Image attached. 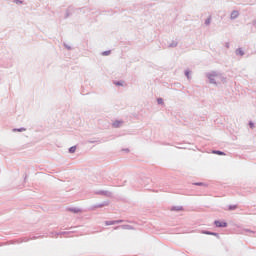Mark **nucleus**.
I'll list each match as a JSON object with an SVG mask.
<instances>
[{
	"instance_id": "obj_14",
	"label": "nucleus",
	"mask_w": 256,
	"mask_h": 256,
	"mask_svg": "<svg viewBox=\"0 0 256 256\" xmlns=\"http://www.w3.org/2000/svg\"><path fill=\"white\" fill-rule=\"evenodd\" d=\"M193 185H196L197 187H206L207 184L203 183V182H195Z\"/></svg>"
},
{
	"instance_id": "obj_18",
	"label": "nucleus",
	"mask_w": 256,
	"mask_h": 256,
	"mask_svg": "<svg viewBox=\"0 0 256 256\" xmlns=\"http://www.w3.org/2000/svg\"><path fill=\"white\" fill-rule=\"evenodd\" d=\"M102 55L104 57H107V56L111 55V51L110 50L104 51V52H102Z\"/></svg>"
},
{
	"instance_id": "obj_1",
	"label": "nucleus",
	"mask_w": 256,
	"mask_h": 256,
	"mask_svg": "<svg viewBox=\"0 0 256 256\" xmlns=\"http://www.w3.org/2000/svg\"><path fill=\"white\" fill-rule=\"evenodd\" d=\"M206 77L211 85H217V79H223V75L217 71L207 72Z\"/></svg>"
},
{
	"instance_id": "obj_13",
	"label": "nucleus",
	"mask_w": 256,
	"mask_h": 256,
	"mask_svg": "<svg viewBox=\"0 0 256 256\" xmlns=\"http://www.w3.org/2000/svg\"><path fill=\"white\" fill-rule=\"evenodd\" d=\"M177 45H179V43H178L177 41H172V42L168 45V47H170V48H175V47H177Z\"/></svg>"
},
{
	"instance_id": "obj_11",
	"label": "nucleus",
	"mask_w": 256,
	"mask_h": 256,
	"mask_svg": "<svg viewBox=\"0 0 256 256\" xmlns=\"http://www.w3.org/2000/svg\"><path fill=\"white\" fill-rule=\"evenodd\" d=\"M171 211H183V207L182 206H173L171 208Z\"/></svg>"
},
{
	"instance_id": "obj_26",
	"label": "nucleus",
	"mask_w": 256,
	"mask_h": 256,
	"mask_svg": "<svg viewBox=\"0 0 256 256\" xmlns=\"http://www.w3.org/2000/svg\"><path fill=\"white\" fill-rule=\"evenodd\" d=\"M210 235H213L214 237H219V233L216 232H210Z\"/></svg>"
},
{
	"instance_id": "obj_27",
	"label": "nucleus",
	"mask_w": 256,
	"mask_h": 256,
	"mask_svg": "<svg viewBox=\"0 0 256 256\" xmlns=\"http://www.w3.org/2000/svg\"><path fill=\"white\" fill-rule=\"evenodd\" d=\"M14 3H16L17 5H19V4L23 3V1H21V0H15Z\"/></svg>"
},
{
	"instance_id": "obj_33",
	"label": "nucleus",
	"mask_w": 256,
	"mask_h": 256,
	"mask_svg": "<svg viewBox=\"0 0 256 256\" xmlns=\"http://www.w3.org/2000/svg\"><path fill=\"white\" fill-rule=\"evenodd\" d=\"M252 24L256 26V19L252 21Z\"/></svg>"
},
{
	"instance_id": "obj_3",
	"label": "nucleus",
	"mask_w": 256,
	"mask_h": 256,
	"mask_svg": "<svg viewBox=\"0 0 256 256\" xmlns=\"http://www.w3.org/2000/svg\"><path fill=\"white\" fill-rule=\"evenodd\" d=\"M239 17V11L238 10H233L230 14V19L231 21H235Z\"/></svg>"
},
{
	"instance_id": "obj_32",
	"label": "nucleus",
	"mask_w": 256,
	"mask_h": 256,
	"mask_svg": "<svg viewBox=\"0 0 256 256\" xmlns=\"http://www.w3.org/2000/svg\"><path fill=\"white\" fill-rule=\"evenodd\" d=\"M88 143H97V141L89 140Z\"/></svg>"
},
{
	"instance_id": "obj_24",
	"label": "nucleus",
	"mask_w": 256,
	"mask_h": 256,
	"mask_svg": "<svg viewBox=\"0 0 256 256\" xmlns=\"http://www.w3.org/2000/svg\"><path fill=\"white\" fill-rule=\"evenodd\" d=\"M203 235H211V231L204 230L202 231Z\"/></svg>"
},
{
	"instance_id": "obj_31",
	"label": "nucleus",
	"mask_w": 256,
	"mask_h": 256,
	"mask_svg": "<svg viewBox=\"0 0 256 256\" xmlns=\"http://www.w3.org/2000/svg\"><path fill=\"white\" fill-rule=\"evenodd\" d=\"M225 47H226L227 49H229V42H227V43L225 44Z\"/></svg>"
},
{
	"instance_id": "obj_5",
	"label": "nucleus",
	"mask_w": 256,
	"mask_h": 256,
	"mask_svg": "<svg viewBox=\"0 0 256 256\" xmlns=\"http://www.w3.org/2000/svg\"><path fill=\"white\" fill-rule=\"evenodd\" d=\"M216 227H227V222H221L219 220L214 221Z\"/></svg>"
},
{
	"instance_id": "obj_23",
	"label": "nucleus",
	"mask_w": 256,
	"mask_h": 256,
	"mask_svg": "<svg viewBox=\"0 0 256 256\" xmlns=\"http://www.w3.org/2000/svg\"><path fill=\"white\" fill-rule=\"evenodd\" d=\"M157 103L158 105H163V98H158Z\"/></svg>"
},
{
	"instance_id": "obj_25",
	"label": "nucleus",
	"mask_w": 256,
	"mask_h": 256,
	"mask_svg": "<svg viewBox=\"0 0 256 256\" xmlns=\"http://www.w3.org/2000/svg\"><path fill=\"white\" fill-rule=\"evenodd\" d=\"M189 73H190L189 70L185 71V76L187 77V79H191V77L189 76Z\"/></svg>"
},
{
	"instance_id": "obj_35",
	"label": "nucleus",
	"mask_w": 256,
	"mask_h": 256,
	"mask_svg": "<svg viewBox=\"0 0 256 256\" xmlns=\"http://www.w3.org/2000/svg\"><path fill=\"white\" fill-rule=\"evenodd\" d=\"M65 234H67V232H61V235H65Z\"/></svg>"
},
{
	"instance_id": "obj_4",
	"label": "nucleus",
	"mask_w": 256,
	"mask_h": 256,
	"mask_svg": "<svg viewBox=\"0 0 256 256\" xmlns=\"http://www.w3.org/2000/svg\"><path fill=\"white\" fill-rule=\"evenodd\" d=\"M121 125H123V121L116 120L113 122L112 127H114L115 129H119V127H121Z\"/></svg>"
},
{
	"instance_id": "obj_7",
	"label": "nucleus",
	"mask_w": 256,
	"mask_h": 256,
	"mask_svg": "<svg viewBox=\"0 0 256 256\" xmlns=\"http://www.w3.org/2000/svg\"><path fill=\"white\" fill-rule=\"evenodd\" d=\"M119 228L130 231L131 229H133V226H131V225H121V226L115 227V229H119Z\"/></svg>"
},
{
	"instance_id": "obj_19",
	"label": "nucleus",
	"mask_w": 256,
	"mask_h": 256,
	"mask_svg": "<svg viewBox=\"0 0 256 256\" xmlns=\"http://www.w3.org/2000/svg\"><path fill=\"white\" fill-rule=\"evenodd\" d=\"M228 209L229 211H235V209H237V205H229Z\"/></svg>"
},
{
	"instance_id": "obj_17",
	"label": "nucleus",
	"mask_w": 256,
	"mask_h": 256,
	"mask_svg": "<svg viewBox=\"0 0 256 256\" xmlns=\"http://www.w3.org/2000/svg\"><path fill=\"white\" fill-rule=\"evenodd\" d=\"M114 85H116L117 87H123V82H121V81H114Z\"/></svg>"
},
{
	"instance_id": "obj_30",
	"label": "nucleus",
	"mask_w": 256,
	"mask_h": 256,
	"mask_svg": "<svg viewBox=\"0 0 256 256\" xmlns=\"http://www.w3.org/2000/svg\"><path fill=\"white\" fill-rule=\"evenodd\" d=\"M249 125L251 128L255 127V124H253V122H250Z\"/></svg>"
},
{
	"instance_id": "obj_28",
	"label": "nucleus",
	"mask_w": 256,
	"mask_h": 256,
	"mask_svg": "<svg viewBox=\"0 0 256 256\" xmlns=\"http://www.w3.org/2000/svg\"><path fill=\"white\" fill-rule=\"evenodd\" d=\"M123 223V220H115V224Z\"/></svg>"
},
{
	"instance_id": "obj_16",
	"label": "nucleus",
	"mask_w": 256,
	"mask_h": 256,
	"mask_svg": "<svg viewBox=\"0 0 256 256\" xmlns=\"http://www.w3.org/2000/svg\"><path fill=\"white\" fill-rule=\"evenodd\" d=\"M68 151L69 153H75V151H77V146H71Z\"/></svg>"
},
{
	"instance_id": "obj_6",
	"label": "nucleus",
	"mask_w": 256,
	"mask_h": 256,
	"mask_svg": "<svg viewBox=\"0 0 256 256\" xmlns=\"http://www.w3.org/2000/svg\"><path fill=\"white\" fill-rule=\"evenodd\" d=\"M109 205V201H104L100 204L94 206L95 209H100L101 207H107Z\"/></svg>"
},
{
	"instance_id": "obj_20",
	"label": "nucleus",
	"mask_w": 256,
	"mask_h": 256,
	"mask_svg": "<svg viewBox=\"0 0 256 256\" xmlns=\"http://www.w3.org/2000/svg\"><path fill=\"white\" fill-rule=\"evenodd\" d=\"M105 225L109 226V225H116L115 224V220L112 221H105Z\"/></svg>"
},
{
	"instance_id": "obj_12",
	"label": "nucleus",
	"mask_w": 256,
	"mask_h": 256,
	"mask_svg": "<svg viewBox=\"0 0 256 256\" xmlns=\"http://www.w3.org/2000/svg\"><path fill=\"white\" fill-rule=\"evenodd\" d=\"M212 153L214 155H225V152L221 151V150H213Z\"/></svg>"
},
{
	"instance_id": "obj_9",
	"label": "nucleus",
	"mask_w": 256,
	"mask_h": 256,
	"mask_svg": "<svg viewBox=\"0 0 256 256\" xmlns=\"http://www.w3.org/2000/svg\"><path fill=\"white\" fill-rule=\"evenodd\" d=\"M235 53L236 55H240V57H243V55H245V52L241 48L236 49Z\"/></svg>"
},
{
	"instance_id": "obj_2",
	"label": "nucleus",
	"mask_w": 256,
	"mask_h": 256,
	"mask_svg": "<svg viewBox=\"0 0 256 256\" xmlns=\"http://www.w3.org/2000/svg\"><path fill=\"white\" fill-rule=\"evenodd\" d=\"M95 195H103L104 197H113V193L107 190H98L95 191Z\"/></svg>"
},
{
	"instance_id": "obj_29",
	"label": "nucleus",
	"mask_w": 256,
	"mask_h": 256,
	"mask_svg": "<svg viewBox=\"0 0 256 256\" xmlns=\"http://www.w3.org/2000/svg\"><path fill=\"white\" fill-rule=\"evenodd\" d=\"M244 231H246V233H254L252 230H249V229H246Z\"/></svg>"
},
{
	"instance_id": "obj_10",
	"label": "nucleus",
	"mask_w": 256,
	"mask_h": 256,
	"mask_svg": "<svg viewBox=\"0 0 256 256\" xmlns=\"http://www.w3.org/2000/svg\"><path fill=\"white\" fill-rule=\"evenodd\" d=\"M68 211L71 213H81V209L79 208H68Z\"/></svg>"
},
{
	"instance_id": "obj_22",
	"label": "nucleus",
	"mask_w": 256,
	"mask_h": 256,
	"mask_svg": "<svg viewBox=\"0 0 256 256\" xmlns=\"http://www.w3.org/2000/svg\"><path fill=\"white\" fill-rule=\"evenodd\" d=\"M64 47L65 49H67L68 51H71V46H69L67 43H64Z\"/></svg>"
},
{
	"instance_id": "obj_21",
	"label": "nucleus",
	"mask_w": 256,
	"mask_h": 256,
	"mask_svg": "<svg viewBox=\"0 0 256 256\" xmlns=\"http://www.w3.org/2000/svg\"><path fill=\"white\" fill-rule=\"evenodd\" d=\"M204 23L205 25H211V16H209Z\"/></svg>"
},
{
	"instance_id": "obj_8",
	"label": "nucleus",
	"mask_w": 256,
	"mask_h": 256,
	"mask_svg": "<svg viewBox=\"0 0 256 256\" xmlns=\"http://www.w3.org/2000/svg\"><path fill=\"white\" fill-rule=\"evenodd\" d=\"M13 133H23V131H27V128L21 127V128H14L12 129Z\"/></svg>"
},
{
	"instance_id": "obj_34",
	"label": "nucleus",
	"mask_w": 256,
	"mask_h": 256,
	"mask_svg": "<svg viewBox=\"0 0 256 256\" xmlns=\"http://www.w3.org/2000/svg\"><path fill=\"white\" fill-rule=\"evenodd\" d=\"M124 151H126V153H129V149H124Z\"/></svg>"
},
{
	"instance_id": "obj_15",
	"label": "nucleus",
	"mask_w": 256,
	"mask_h": 256,
	"mask_svg": "<svg viewBox=\"0 0 256 256\" xmlns=\"http://www.w3.org/2000/svg\"><path fill=\"white\" fill-rule=\"evenodd\" d=\"M71 17V7L66 10L65 19Z\"/></svg>"
}]
</instances>
